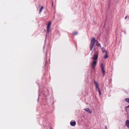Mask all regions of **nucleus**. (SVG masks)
<instances>
[{"mask_svg":"<svg viewBox=\"0 0 129 129\" xmlns=\"http://www.w3.org/2000/svg\"><path fill=\"white\" fill-rule=\"evenodd\" d=\"M105 129H107V126L106 125L105 126Z\"/></svg>","mask_w":129,"mask_h":129,"instance_id":"obj_16","label":"nucleus"},{"mask_svg":"<svg viewBox=\"0 0 129 129\" xmlns=\"http://www.w3.org/2000/svg\"><path fill=\"white\" fill-rule=\"evenodd\" d=\"M96 89L97 90L98 89L99 94L100 95H101L102 94L101 92V91L100 90V89Z\"/></svg>","mask_w":129,"mask_h":129,"instance_id":"obj_12","label":"nucleus"},{"mask_svg":"<svg viewBox=\"0 0 129 129\" xmlns=\"http://www.w3.org/2000/svg\"><path fill=\"white\" fill-rule=\"evenodd\" d=\"M94 84L96 87V89L99 88V84L96 81H94Z\"/></svg>","mask_w":129,"mask_h":129,"instance_id":"obj_6","label":"nucleus"},{"mask_svg":"<svg viewBox=\"0 0 129 129\" xmlns=\"http://www.w3.org/2000/svg\"><path fill=\"white\" fill-rule=\"evenodd\" d=\"M98 58V55L97 54H94L92 58L93 62L91 63V66L92 69H94L96 64L97 60Z\"/></svg>","mask_w":129,"mask_h":129,"instance_id":"obj_1","label":"nucleus"},{"mask_svg":"<svg viewBox=\"0 0 129 129\" xmlns=\"http://www.w3.org/2000/svg\"><path fill=\"white\" fill-rule=\"evenodd\" d=\"M78 34V32L77 31L74 32L72 34L73 36L75 35Z\"/></svg>","mask_w":129,"mask_h":129,"instance_id":"obj_11","label":"nucleus"},{"mask_svg":"<svg viewBox=\"0 0 129 129\" xmlns=\"http://www.w3.org/2000/svg\"><path fill=\"white\" fill-rule=\"evenodd\" d=\"M100 44H98V46H100Z\"/></svg>","mask_w":129,"mask_h":129,"instance_id":"obj_15","label":"nucleus"},{"mask_svg":"<svg viewBox=\"0 0 129 129\" xmlns=\"http://www.w3.org/2000/svg\"><path fill=\"white\" fill-rule=\"evenodd\" d=\"M84 110L86 112L91 113H92V111L89 109L88 108H86L84 109Z\"/></svg>","mask_w":129,"mask_h":129,"instance_id":"obj_5","label":"nucleus"},{"mask_svg":"<svg viewBox=\"0 0 129 129\" xmlns=\"http://www.w3.org/2000/svg\"><path fill=\"white\" fill-rule=\"evenodd\" d=\"M51 24V21H50L48 22L47 24V32L48 33H49L50 31V29Z\"/></svg>","mask_w":129,"mask_h":129,"instance_id":"obj_3","label":"nucleus"},{"mask_svg":"<svg viewBox=\"0 0 129 129\" xmlns=\"http://www.w3.org/2000/svg\"><path fill=\"white\" fill-rule=\"evenodd\" d=\"M108 57V56L107 54H107H106V55L105 56L104 58H105L106 59Z\"/></svg>","mask_w":129,"mask_h":129,"instance_id":"obj_14","label":"nucleus"},{"mask_svg":"<svg viewBox=\"0 0 129 129\" xmlns=\"http://www.w3.org/2000/svg\"><path fill=\"white\" fill-rule=\"evenodd\" d=\"M125 123L127 127L129 129V120H126Z\"/></svg>","mask_w":129,"mask_h":129,"instance_id":"obj_8","label":"nucleus"},{"mask_svg":"<svg viewBox=\"0 0 129 129\" xmlns=\"http://www.w3.org/2000/svg\"><path fill=\"white\" fill-rule=\"evenodd\" d=\"M70 124L72 126H75L76 124V122L75 121H71L70 122Z\"/></svg>","mask_w":129,"mask_h":129,"instance_id":"obj_7","label":"nucleus"},{"mask_svg":"<svg viewBox=\"0 0 129 129\" xmlns=\"http://www.w3.org/2000/svg\"><path fill=\"white\" fill-rule=\"evenodd\" d=\"M102 52H105L106 54H107V52L106 51V50L105 49H104L102 50Z\"/></svg>","mask_w":129,"mask_h":129,"instance_id":"obj_13","label":"nucleus"},{"mask_svg":"<svg viewBox=\"0 0 129 129\" xmlns=\"http://www.w3.org/2000/svg\"><path fill=\"white\" fill-rule=\"evenodd\" d=\"M43 8V6H42L41 7V8L40 9L39 11V13H41V12L42 11Z\"/></svg>","mask_w":129,"mask_h":129,"instance_id":"obj_9","label":"nucleus"},{"mask_svg":"<svg viewBox=\"0 0 129 129\" xmlns=\"http://www.w3.org/2000/svg\"><path fill=\"white\" fill-rule=\"evenodd\" d=\"M42 89H39V92H40V91H41V90H42Z\"/></svg>","mask_w":129,"mask_h":129,"instance_id":"obj_17","label":"nucleus"},{"mask_svg":"<svg viewBox=\"0 0 129 129\" xmlns=\"http://www.w3.org/2000/svg\"><path fill=\"white\" fill-rule=\"evenodd\" d=\"M127 16H126L125 17V19H126V18H127Z\"/></svg>","mask_w":129,"mask_h":129,"instance_id":"obj_18","label":"nucleus"},{"mask_svg":"<svg viewBox=\"0 0 129 129\" xmlns=\"http://www.w3.org/2000/svg\"><path fill=\"white\" fill-rule=\"evenodd\" d=\"M125 100L127 102L129 103V98H126L125 99Z\"/></svg>","mask_w":129,"mask_h":129,"instance_id":"obj_10","label":"nucleus"},{"mask_svg":"<svg viewBox=\"0 0 129 129\" xmlns=\"http://www.w3.org/2000/svg\"><path fill=\"white\" fill-rule=\"evenodd\" d=\"M101 68L102 71L103 76H104L105 75V71L103 64L102 63L101 64Z\"/></svg>","mask_w":129,"mask_h":129,"instance_id":"obj_4","label":"nucleus"},{"mask_svg":"<svg viewBox=\"0 0 129 129\" xmlns=\"http://www.w3.org/2000/svg\"><path fill=\"white\" fill-rule=\"evenodd\" d=\"M126 107L127 108H129V105L128 106H127Z\"/></svg>","mask_w":129,"mask_h":129,"instance_id":"obj_19","label":"nucleus"},{"mask_svg":"<svg viewBox=\"0 0 129 129\" xmlns=\"http://www.w3.org/2000/svg\"><path fill=\"white\" fill-rule=\"evenodd\" d=\"M95 41V38H93L91 41V43L90 44V51H91L94 45Z\"/></svg>","mask_w":129,"mask_h":129,"instance_id":"obj_2","label":"nucleus"},{"mask_svg":"<svg viewBox=\"0 0 129 129\" xmlns=\"http://www.w3.org/2000/svg\"><path fill=\"white\" fill-rule=\"evenodd\" d=\"M39 98H38V101H39Z\"/></svg>","mask_w":129,"mask_h":129,"instance_id":"obj_20","label":"nucleus"}]
</instances>
